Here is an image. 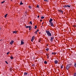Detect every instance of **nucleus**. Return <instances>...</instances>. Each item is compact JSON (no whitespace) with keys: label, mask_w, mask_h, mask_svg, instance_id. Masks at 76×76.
Instances as JSON below:
<instances>
[{"label":"nucleus","mask_w":76,"mask_h":76,"mask_svg":"<svg viewBox=\"0 0 76 76\" xmlns=\"http://www.w3.org/2000/svg\"><path fill=\"white\" fill-rule=\"evenodd\" d=\"M20 4V5H22V4H23V3L22 2V1H21Z\"/></svg>","instance_id":"15"},{"label":"nucleus","mask_w":76,"mask_h":76,"mask_svg":"<svg viewBox=\"0 0 76 76\" xmlns=\"http://www.w3.org/2000/svg\"><path fill=\"white\" fill-rule=\"evenodd\" d=\"M41 18L42 19H43L44 18V17L42 16Z\"/></svg>","instance_id":"25"},{"label":"nucleus","mask_w":76,"mask_h":76,"mask_svg":"<svg viewBox=\"0 0 76 76\" xmlns=\"http://www.w3.org/2000/svg\"><path fill=\"white\" fill-rule=\"evenodd\" d=\"M9 52H8L7 53V54H9Z\"/></svg>","instance_id":"38"},{"label":"nucleus","mask_w":76,"mask_h":76,"mask_svg":"<svg viewBox=\"0 0 76 76\" xmlns=\"http://www.w3.org/2000/svg\"><path fill=\"white\" fill-rule=\"evenodd\" d=\"M35 34H37V32L36 31L34 32Z\"/></svg>","instance_id":"31"},{"label":"nucleus","mask_w":76,"mask_h":76,"mask_svg":"<svg viewBox=\"0 0 76 76\" xmlns=\"http://www.w3.org/2000/svg\"><path fill=\"white\" fill-rule=\"evenodd\" d=\"M10 58H11L12 60V59H13V58H13V57H12V56H11Z\"/></svg>","instance_id":"16"},{"label":"nucleus","mask_w":76,"mask_h":76,"mask_svg":"<svg viewBox=\"0 0 76 76\" xmlns=\"http://www.w3.org/2000/svg\"><path fill=\"white\" fill-rule=\"evenodd\" d=\"M52 21H53V19H52L51 18H50V20L49 21V22L50 23L51 22H52Z\"/></svg>","instance_id":"7"},{"label":"nucleus","mask_w":76,"mask_h":76,"mask_svg":"<svg viewBox=\"0 0 76 76\" xmlns=\"http://www.w3.org/2000/svg\"><path fill=\"white\" fill-rule=\"evenodd\" d=\"M29 30H31V29H32V27L31 26H29Z\"/></svg>","instance_id":"12"},{"label":"nucleus","mask_w":76,"mask_h":76,"mask_svg":"<svg viewBox=\"0 0 76 76\" xmlns=\"http://www.w3.org/2000/svg\"><path fill=\"white\" fill-rule=\"evenodd\" d=\"M28 7L29 9H31L32 8V7L31 6H29Z\"/></svg>","instance_id":"20"},{"label":"nucleus","mask_w":76,"mask_h":76,"mask_svg":"<svg viewBox=\"0 0 76 76\" xmlns=\"http://www.w3.org/2000/svg\"><path fill=\"white\" fill-rule=\"evenodd\" d=\"M50 24H51V26H54V25H53V23L52 22H50Z\"/></svg>","instance_id":"5"},{"label":"nucleus","mask_w":76,"mask_h":76,"mask_svg":"<svg viewBox=\"0 0 76 76\" xmlns=\"http://www.w3.org/2000/svg\"><path fill=\"white\" fill-rule=\"evenodd\" d=\"M47 57V59H48L49 58V56H48Z\"/></svg>","instance_id":"32"},{"label":"nucleus","mask_w":76,"mask_h":76,"mask_svg":"<svg viewBox=\"0 0 76 76\" xmlns=\"http://www.w3.org/2000/svg\"><path fill=\"white\" fill-rule=\"evenodd\" d=\"M59 12L61 13H63V11L61 10H59Z\"/></svg>","instance_id":"11"},{"label":"nucleus","mask_w":76,"mask_h":76,"mask_svg":"<svg viewBox=\"0 0 76 76\" xmlns=\"http://www.w3.org/2000/svg\"><path fill=\"white\" fill-rule=\"evenodd\" d=\"M35 38V37L33 36L32 37V39H31V41L33 42L34 40V39Z\"/></svg>","instance_id":"3"},{"label":"nucleus","mask_w":76,"mask_h":76,"mask_svg":"<svg viewBox=\"0 0 76 76\" xmlns=\"http://www.w3.org/2000/svg\"><path fill=\"white\" fill-rule=\"evenodd\" d=\"M54 63L55 64H57V63H58V61L56 60L54 61Z\"/></svg>","instance_id":"4"},{"label":"nucleus","mask_w":76,"mask_h":76,"mask_svg":"<svg viewBox=\"0 0 76 76\" xmlns=\"http://www.w3.org/2000/svg\"><path fill=\"white\" fill-rule=\"evenodd\" d=\"M64 7H67V5H65L64 6Z\"/></svg>","instance_id":"18"},{"label":"nucleus","mask_w":76,"mask_h":76,"mask_svg":"<svg viewBox=\"0 0 76 76\" xmlns=\"http://www.w3.org/2000/svg\"><path fill=\"white\" fill-rule=\"evenodd\" d=\"M63 65H61V69H63Z\"/></svg>","instance_id":"24"},{"label":"nucleus","mask_w":76,"mask_h":76,"mask_svg":"<svg viewBox=\"0 0 76 76\" xmlns=\"http://www.w3.org/2000/svg\"><path fill=\"white\" fill-rule=\"evenodd\" d=\"M5 63H6V64H8V63L7 62V61H5Z\"/></svg>","instance_id":"34"},{"label":"nucleus","mask_w":76,"mask_h":76,"mask_svg":"<svg viewBox=\"0 0 76 76\" xmlns=\"http://www.w3.org/2000/svg\"><path fill=\"white\" fill-rule=\"evenodd\" d=\"M44 63H45V64H47V61H45Z\"/></svg>","instance_id":"21"},{"label":"nucleus","mask_w":76,"mask_h":76,"mask_svg":"<svg viewBox=\"0 0 76 76\" xmlns=\"http://www.w3.org/2000/svg\"><path fill=\"white\" fill-rule=\"evenodd\" d=\"M39 31V30H38H38H37V31H36V32H38V31Z\"/></svg>","instance_id":"37"},{"label":"nucleus","mask_w":76,"mask_h":76,"mask_svg":"<svg viewBox=\"0 0 76 76\" xmlns=\"http://www.w3.org/2000/svg\"><path fill=\"white\" fill-rule=\"evenodd\" d=\"M5 2V1H4L1 2V4H3V3H4Z\"/></svg>","instance_id":"19"},{"label":"nucleus","mask_w":76,"mask_h":76,"mask_svg":"<svg viewBox=\"0 0 76 76\" xmlns=\"http://www.w3.org/2000/svg\"><path fill=\"white\" fill-rule=\"evenodd\" d=\"M45 1H48V0H44Z\"/></svg>","instance_id":"35"},{"label":"nucleus","mask_w":76,"mask_h":76,"mask_svg":"<svg viewBox=\"0 0 76 76\" xmlns=\"http://www.w3.org/2000/svg\"><path fill=\"white\" fill-rule=\"evenodd\" d=\"M0 29H1V28L0 27Z\"/></svg>","instance_id":"43"},{"label":"nucleus","mask_w":76,"mask_h":76,"mask_svg":"<svg viewBox=\"0 0 76 76\" xmlns=\"http://www.w3.org/2000/svg\"><path fill=\"white\" fill-rule=\"evenodd\" d=\"M23 44H24V42H23L22 41H21V45H23Z\"/></svg>","instance_id":"9"},{"label":"nucleus","mask_w":76,"mask_h":76,"mask_svg":"<svg viewBox=\"0 0 76 76\" xmlns=\"http://www.w3.org/2000/svg\"><path fill=\"white\" fill-rule=\"evenodd\" d=\"M74 66L75 67H76V63H75L74 64Z\"/></svg>","instance_id":"27"},{"label":"nucleus","mask_w":76,"mask_h":76,"mask_svg":"<svg viewBox=\"0 0 76 76\" xmlns=\"http://www.w3.org/2000/svg\"><path fill=\"white\" fill-rule=\"evenodd\" d=\"M46 33L48 36L51 37V33H50V32L48 30L46 31Z\"/></svg>","instance_id":"1"},{"label":"nucleus","mask_w":76,"mask_h":76,"mask_svg":"<svg viewBox=\"0 0 76 76\" xmlns=\"http://www.w3.org/2000/svg\"><path fill=\"white\" fill-rule=\"evenodd\" d=\"M30 23V24H31V25H32V22L31 21H30V23Z\"/></svg>","instance_id":"26"},{"label":"nucleus","mask_w":76,"mask_h":76,"mask_svg":"<svg viewBox=\"0 0 76 76\" xmlns=\"http://www.w3.org/2000/svg\"><path fill=\"white\" fill-rule=\"evenodd\" d=\"M39 34H41V33L40 32H39Z\"/></svg>","instance_id":"41"},{"label":"nucleus","mask_w":76,"mask_h":76,"mask_svg":"<svg viewBox=\"0 0 76 76\" xmlns=\"http://www.w3.org/2000/svg\"><path fill=\"white\" fill-rule=\"evenodd\" d=\"M70 67V64H68L66 66V69L67 70H69V67Z\"/></svg>","instance_id":"2"},{"label":"nucleus","mask_w":76,"mask_h":76,"mask_svg":"<svg viewBox=\"0 0 76 76\" xmlns=\"http://www.w3.org/2000/svg\"><path fill=\"white\" fill-rule=\"evenodd\" d=\"M17 33V31H13V34H16Z\"/></svg>","instance_id":"13"},{"label":"nucleus","mask_w":76,"mask_h":76,"mask_svg":"<svg viewBox=\"0 0 76 76\" xmlns=\"http://www.w3.org/2000/svg\"><path fill=\"white\" fill-rule=\"evenodd\" d=\"M53 37H51V38L50 39L51 42H53Z\"/></svg>","instance_id":"8"},{"label":"nucleus","mask_w":76,"mask_h":76,"mask_svg":"<svg viewBox=\"0 0 76 76\" xmlns=\"http://www.w3.org/2000/svg\"><path fill=\"white\" fill-rule=\"evenodd\" d=\"M74 76H76V73H75L74 74Z\"/></svg>","instance_id":"30"},{"label":"nucleus","mask_w":76,"mask_h":76,"mask_svg":"<svg viewBox=\"0 0 76 76\" xmlns=\"http://www.w3.org/2000/svg\"><path fill=\"white\" fill-rule=\"evenodd\" d=\"M24 75H28V73L27 72H25L24 74Z\"/></svg>","instance_id":"10"},{"label":"nucleus","mask_w":76,"mask_h":76,"mask_svg":"<svg viewBox=\"0 0 76 76\" xmlns=\"http://www.w3.org/2000/svg\"><path fill=\"white\" fill-rule=\"evenodd\" d=\"M66 7H70V6L69 5H66Z\"/></svg>","instance_id":"14"},{"label":"nucleus","mask_w":76,"mask_h":76,"mask_svg":"<svg viewBox=\"0 0 76 76\" xmlns=\"http://www.w3.org/2000/svg\"><path fill=\"white\" fill-rule=\"evenodd\" d=\"M7 14H6V15H5V18H6L7 17Z\"/></svg>","instance_id":"22"},{"label":"nucleus","mask_w":76,"mask_h":76,"mask_svg":"<svg viewBox=\"0 0 76 76\" xmlns=\"http://www.w3.org/2000/svg\"><path fill=\"white\" fill-rule=\"evenodd\" d=\"M42 20H40V22H41V21H42Z\"/></svg>","instance_id":"39"},{"label":"nucleus","mask_w":76,"mask_h":76,"mask_svg":"<svg viewBox=\"0 0 76 76\" xmlns=\"http://www.w3.org/2000/svg\"><path fill=\"white\" fill-rule=\"evenodd\" d=\"M74 27H76V25L75 26H74Z\"/></svg>","instance_id":"40"},{"label":"nucleus","mask_w":76,"mask_h":76,"mask_svg":"<svg viewBox=\"0 0 76 76\" xmlns=\"http://www.w3.org/2000/svg\"><path fill=\"white\" fill-rule=\"evenodd\" d=\"M52 54H53V55H55V54H56V53H52Z\"/></svg>","instance_id":"23"},{"label":"nucleus","mask_w":76,"mask_h":76,"mask_svg":"<svg viewBox=\"0 0 76 76\" xmlns=\"http://www.w3.org/2000/svg\"><path fill=\"white\" fill-rule=\"evenodd\" d=\"M45 50L47 51H48V50H49V48H47V49H46Z\"/></svg>","instance_id":"17"},{"label":"nucleus","mask_w":76,"mask_h":76,"mask_svg":"<svg viewBox=\"0 0 76 76\" xmlns=\"http://www.w3.org/2000/svg\"><path fill=\"white\" fill-rule=\"evenodd\" d=\"M37 8H39V5H38L37 6Z\"/></svg>","instance_id":"28"},{"label":"nucleus","mask_w":76,"mask_h":76,"mask_svg":"<svg viewBox=\"0 0 76 76\" xmlns=\"http://www.w3.org/2000/svg\"><path fill=\"white\" fill-rule=\"evenodd\" d=\"M29 26H26V28H29Z\"/></svg>","instance_id":"29"},{"label":"nucleus","mask_w":76,"mask_h":76,"mask_svg":"<svg viewBox=\"0 0 76 76\" xmlns=\"http://www.w3.org/2000/svg\"><path fill=\"white\" fill-rule=\"evenodd\" d=\"M35 29H37V26H35Z\"/></svg>","instance_id":"33"},{"label":"nucleus","mask_w":76,"mask_h":76,"mask_svg":"<svg viewBox=\"0 0 76 76\" xmlns=\"http://www.w3.org/2000/svg\"><path fill=\"white\" fill-rule=\"evenodd\" d=\"M37 18H39V16L38 15V16H37Z\"/></svg>","instance_id":"36"},{"label":"nucleus","mask_w":76,"mask_h":76,"mask_svg":"<svg viewBox=\"0 0 76 76\" xmlns=\"http://www.w3.org/2000/svg\"><path fill=\"white\" fill-rule=\"evenodd\" d=\"M14 41H11V42L10 43V44H11V45H12L13 44Z\"/></svg>","instance_id":"6"},{"label":"nucleus","mask_w":76,"mask_h":76,"mask_svg":"<svg viewBox=\"0 0 76 76\" xmlns=\"http://www.w3.org/2000/svg\"><path fill=\"white\" fill-rule=\"evenodd\" d=\"M12 0H10V1H12Z\"/></svg>","instance_id":"42"}]
</instances>
